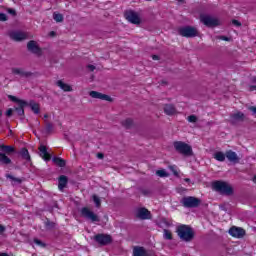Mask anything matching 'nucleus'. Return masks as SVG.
Masks as SVG:
<instances>
[{
  "label": "nucleus",
  "instance_id": "obj_43",
  "mask_svg": "<svg viewBox=\"0 0 256 256\" xmlns=\"http://www.w3.org/2000/svg\"><path fill=\"white\" fill-rule=\"evenodd\" d=\"M249 111H251L254 115H256V107L255 106L249 107Z\"/></svg>",
  "mask_w": 256,
  "mask_h": 256
},
{
  "label": "nucleus",
  "instance_id": "obj_42",
  "mask_svg": "<svg viewBox=\"0 0 256 256\" xmlns=\"http://www.w3.org/2000/svg\"><path fill=\"white\" fill-rule=\"evenodd\" d=\"M219 39H221V41H231V38L226 36H220Z\"/></svg>",
  "mask_w": 256,
  "mask_h": 256
},
{
  "label": "nucleus",
  "instance_id": "obj_30",
  "mask_svg": "<svg viewBox=\"0 0 256 256\" xmlns=\"http://www.w3.org/2000/svg\"><path fill=\"white\" fill-rule=\"evenodd\" d=\"M0 149H2V151L4 153H13V151H15V149L13 148V146H5V145H1Z\"/></svg>",
  "mask_w": 256,
  "mask_h": 256
},
{
  "label": "nucleus",
  "instance_id": "obj_51",
  "mask_svg": "<svg viewBox=\"0 0 256 256\" xmlns=\"http://www.w3.org/2000/svg\"><path fill=\"white\" fill-rule=\"evenodd\" d=\"M255 89H256L255 85L250 86V91H255Z\"/></svg>",
  "mask_w": 256,
  "mask_h": 256
},
{
  "label": "nucleus",
  "instance_id": "obj_18",
  "mask_svg": "<svg viewBox=\"0 0 256 256\" xmlns=\"http://www.w3.org/2000/svg\"><path fill=\"white\" fill-rule=\"evenodd\" d=\"M56 85L57 87H59L60 89H62V91H65V92H71L73 91V88L71 87V85L63 82V80H58L56 82Z\"/></svg>",
  "mask_w": 256,
  "mask_h": 256
},
{
  "label": "nucleus",
  "instance_id": "obj_53",
  "mask_svg": "<svg viewBox=\"0 0 256 256\" xmlns=\"http://www.w3.org/2000/svg\"><path fill=\"white\" fill-rule=\"evenodd\" d=\"M19 103H20L21 105H25V102H23V101H19Z\"/></svg>",
  "mask_w": 256,
  "mask_h": 256
},
{
  "label": "nucleus",
  "instance_id": "obj_15",
  "mask_svg": "<svg viewBox=\"0 0 256 256\" xmlns=\"http://www.w3.org/2000/svg\"><path fill=\"white\" fill-rule=\"evenodd\" d=\"M133 255L134 256H151L153 253L145 250V248L141 246H136L133 248Z\"/></svg>",
  "mask_w": 256,
  "mask_h": 256
},
{
  "label": "nucleus",
  "instance_id": "obj_16",
  "mask_svg": "<svg viewBox=\"0 0 256 256\" xmlns=\"http://www.w3.org/2000/svg\"><path fill=\"white\" fill-rule=\"evenodd\" d=\"M226 158L228 161H230V163H239L240 161L239 156L236 152H233V150L226 151Z\"/></svg>",
  "mask_w": 256,
  "mask_h": 256
},
{
  "label": "nucleus",
  "instance_id": "obj_19",
  "mask_svg": "<svg viewBox=\"0 0 256 256\" xmlns=\"http://www.w3.org/2000/svg\"><path fill=\"white\" fill-rule=\"evenodd\" d=\"M13 75H19V77H30V72H25V70L21 68H13L12 69Z\"/></svg>",
  "mask_w": 256,
  "mask_h": 256
},
{
  "label": "nucleus",
  "instance_id": "obj_50",
  "mask_svg": "<svg viewBox=\"0 0 256 256\" xmlns=\"http://www.w3.org/2000/svg\"><path fill=\"white\" fill-rule=\"evenodd\" d=\"M152 59H153L154 61H157V59H159V56L154 55V56H152Z\"/></svg>",
  "mask_w": 256,
  "mask_h": 256
},
{
  "label": "nucleus",
  "instance_id": "obj_12",
  "mask_svg": "<svg viewBox=\"0 0 256 256\" xmlns=\"http://www.w3.org/2000/svg\"><path fill=\"white\" fill-rule=\"evenodd\" d=\"M229 234L232 237H236V239H241V237H245V230L241 227H235L229 229Z\"/></svg>",
  "mask_w": 256,
  "mask_h": 256
},
{
  "label": "nucleus",
  "instance_id": "obj_36",
  "mask_svg": "<svg viewBox=\"0 0 256 256\" xmlns=\"http://www.w3.org/2000/svg\"><path fill=\"white\" fill-rule=\"evenodd\" d=\"M8 179H11V181H14L15 183H19V184L23 182V180H21V178H15L11 175H8Z\"/></svg>",
  "mask_w": 256,
  "mask_h": 256
},
{
  "label": "nucleus",
  "instance_id": "obj_17",
  "mask_svg": "<svg viewBox=\"0 0 256 256\" xmlns=\"http://www.w3.org/2000/svg\"><path fill=\"white\" fill-rule=\"evenodd\" d=\"M39 155L42 157V159H44V161H51V154L47 152V147L43 145L39 147Z\"/></svg>",
  "mask_w": 256,
  "mask_h": 256
},
{
  "label": "nucleus",
  "instance_id": "obj_35",
  "mask_svg": "<svg viewBox=\"0 0 256 256\" xmlns=\"http://www.w3.org/2000/svg\"><path fill=\"white\" fill-rule=\"evenodd\" d=\"M188 121H189V123H197V116H195V115H190V116H188Z\"/></svg>",
  "mask_w": 256,
  "mask_h": 256
},
{
  "label": "nucleus",
  "instance_id": "obj_25",
  "mask_svg": "<svg viewBox=\"0 0 256 256\" xmlns=\"http://www.w3.org/2000/svg\"><path fill=\"white\" fill-rule=\"evenodd\" d=\"M20 155L23 157V159H25L26 161H29L31 159V156L29 155V150H27L26 148H23L20 151Z\"/></svg>",
  "mask_w": 256,
  "mask_h": 256
},
{
  "label": "nucleus",
  "instance_id": "obj_24",
  "mask_svg": "<svg viewBox=\"0 0 256 256\" xmlns=\"http://www.w3.org/2000/svg\"><path fill=\"white\" fill-rule=\"evenodd\" d=\"M52 161L55 165H58V167H65V160L63 158L54 157Z\"/></svg>",
  "mask_w": 256,
  "mask_h": 256
},
{
  "label": "nucleus",
  "instance_id": "obj_34",
  "mask_svg": "<svg viewBox=\"0 0 256 256\" xmlns=\"http://www.w3.org/2000/svg\"><path fill=\"white\" fill-rule=\"evenodd\" d=\"M170 171H172L175 177H179V172L177 171V166H169Z\"/></svg>",
  "mask_w": 256,
  "mask_h": 256
},
{
  "label": "nucleus",
  "instance_id": "obj_33",
  "mask_svg": "<svg viewBox=\"0 0 256 256\" xmlns=\"http://www.w3.org/2000/svg\"><path fill=\"white\" fill-rule=\"evenodd\" d=\"M92 199H93V201H94L96 207H101V199H99V198L97 197V195H93V196H92Z\"/></svg>",
  "mask_w": 256,
  "mask_h": 256
},
{
  "label": "nucleus",
  "instance_id": "obj_44",
  "mask_svg": "<svg viewBox=\"0 0 256 256\" xmlns=\"http://www.w3.org/2000/svg\"><path fill=\"white\" fill-rule=\"evenodd\" d=\"M9 99H11V101H14L15 103L19 102V100L15 96H9Z\"/></svg>",
  "mask_w": 256,
  "mask_h": 256
},
{
  "label": "nucleus",
  "instance_id": "obj_32",
  "mask_svg": "<svg viewBox=\"0 0 256 256\" xmlns=\"http://www.w3.org/2000/svg\"><path fill=\"white\" fill-rule=\"evenodd\" d=\"M156 175H158V177H169V173H167L165 170L156 171Z\"/></svg>",
  "mask_w": 256,
  "mask_h": 256
},
{
  "label": "nucleus",
  "instance_id": "obj_57",
  "mask_svg": "<svg viewBox=\"0 0 256 256\" xmlns=\"http://www.w3.org/2000/svg\"><path fill=\"white\" fill-rule=\"evenodd\" d=\"M178 1H183V0H178Z\"/></svg>",
  "mask_w": 256,
  "mask_h": 256
},
{
  "label": "nucleus",
  "instance_id": "obj_1",
  "mask_svg": "<svg viewBox=\"0 0 256 256\" xmlns=\"http://www.w3.org/2000/svg\"><path fill=\"white\" fill-rule=\"evenodd\" d=\"M212 189L221 193V195H233V187L227 182L215 181L212 183Z\"/></svg>",
  "mask_w": 256,
  "mask_h": 256
},
{
  "label": "nucleus",
  "instance_id": "obj_54",
  "mask_svg": "<svg viewBox=\"0 0 256 256\" xmlns=\"http://www.w3.org/2000/svg\"><path fill=\"white\" fill-rule=\"evenodd\" d=\"M51 127H53L51 124H48V129H51Z\"/></svg>",
  "mask_w": 256,
  "mask_h": 256
},
{
  "label": "nucleus",
  "instance_id": "obj_28",
  "mask_svg": "<svg viewBox=\"0 0 256 256\" xmlns=\"http://www.w3.org/2000/svg\"><path fill=\"white\" fill-rule=\"evenodd\" d=\"M53 19H54V21H56V23H62V21H63V14L54 12Z\"/></svg>",
  "mask_w": 256,
  "mask_h": 256
},
{
  "label": "nucleus",
  "instance_id": "obj_47",
  "mask_svg": "<svg viewBox=\"0 0 256 256\" xmlns=\"http://www.w3.org/2000/svg\"><path fill=\"white\" fill-rule=\"evenodd\" d=\"M5 232V226L0 224V233H4Z\"/></svg>",
  "mask_w": 256,
  "mask_h": 256
},
{
  "label": "nucleus",
  "instance_id": "obj_7",
  "mask_svg": "<svg viewBox=\"0 0 256 256\" xmlns=\"http://www.w3.org/2000/svg\"><path fill=\"white\" fill-rule=\"evenodd\" d=\"M81 215L84 217V219H88V221H92V223H95L99 221V216L95 214L91 209L84 207L81 209Z\"/></svg>",
  "mask_w": 256,
  "mask_h": 256
},
{
  "label": "nucleus",
  "instance_id": "obj_37",
  "mask_svg": "<svg viewBox=\"0 0 256 256\" xmlns=\"http://www.w3.org/2000/svg\"><path fill=\"white\" fill-rule=\"evenodd\" d=\"M16 112L18 115H24L25 110H23V106H20V107L16 108Z\"/></svg>",
  "mask_w": 256,
  "mask_h": 256
},
{
  "label": "nucleus",
  "instance_id": "obj_56",
  "mask_svg": "<svg viewBox=\"0 0 256 256\" xmlns=\"http://www.w3.org/2000/svg\"><path fill=\"white\" fill-rule=\"evenodd\" d=\"M47 117H48L47 115H44V118H45V119H47Z\"/></svg>",
  "mask_w": 256,
  "mask_h": 256
},
{
  "label": "nucleus",
  "instance_id": "obj_22",
  "mask_svg": "<svg viewBox=\"0 0 256 256\" xmlns=\"http://www.w3.org/2000/svg\"><path fill=\"white\" fill-rule=\"evenodd\" d=\"M245 119V114L243 112H237L231 115L232 123H237V121H243Z\"/></svg>",
  "mask_w": 256,
  "mask_h": 256
},
{
  "label": "nucleus",
  "instance_id": "obj_26",
  "mask_svg": "<svg viewBox=\"0 0 256 256\" xmlns=\"http://www.w3.org/2000/svg\"><path fill=\"white\" fill-rule=\"evenodd\" d=\"M0 161L4 165H9V163H11V159L9 157H7V155H5L3 153H0Z\"/></svg>",
  "mask_w": 256,
  "mask_h": 256
},
{
  "label": "nucleus",
  "instance_id": "obj_21",
  "mask_svg": "<svg viewBox=\"0 0 256 256\" xmlns=\"http://www.w3.org/2000/svg\"><path fill=\"white\" fill-rule=\"evenodd\" d=\"M164 113H166V115H175V113H177V109H175L173 104H166L164 106Z\"/></svg>",
  "mask_w": 256,
  "mask_h": 256
},
{
  "label": "nucleus",
  "instance_id": "obj_45",
  "mask_svg": "<svg viewBox=\"0 0 256 256\" xmlns=\"http://www.w3.org/2000/svg\"><path fill=\"white\" fill-rule=\"evenodd\" d=\"M143 195H150L151 190H142Z\"/></svg>",
  "mask_w": 256,
  "mask_h": 256
},
{
  "label": "nucleus",
  "instance_id": "obj_3",
  "mask_svg": "<svg viewBox=\"0 0 256 256\" xmlns=\"http://www.w3.org/2000/svg\"><path fill=\"white\" fill-rule=\"evenodd\" d=\"M174 149L181 155L185 157H191L193 155V148L191 145L183 142V141H176L174 142Z\"/></svg>",
  "mask_w": 256,
  "mask_h": 256
},
{
  "label": "nucleus",
  "instance_id": "obj_49",
  "mask_svg": "<svg viewBox=\"0 0 256 256\" xmlns=\"http://www.w3.org/2000/svg\"><path fill=\"white\" fill-rule=\"evenodd\" d=\"M97 157H98V159H103V154L102 153H98Z\"/></svg>",
  "mask_w": 256,
  "mask_h": 256
},
{
  "label": "nucleus",
  "instance_id": "obj_20",
  "mask_svg": "<svg viewBox=\"0 0 256 256\" xmlns=\"http://www.w3.org/2000/svg\"><path fill=\"white\" fill-rule=\"evenodd\" d=\"M67 176L62 175L58 180V188L60 191H63L67 187Z\"/></svg>",
  "mask_w": 256,
  "mask_h": 256
},
{
  "label": "nucleus",
  "instance_id": "obj_27",
  "mask_svg": "<svg viewBox=\"0 0 256 256\" xmlns=\"http://www.w3.org/2000/svg\"><path fill=\"white\" fill-rule=\"evenodd\" d=\"M30 107H31V110L33 111V113H35L36 115H39V112H40L39 104H37L35 102H31Z\"/></svg>",
  "mask_w": 256,
  "mask_h": 256
},
{
  "label": "nucleus",
  "instance_id": "obj_2",
  "mask_svg": "<svg viewBox=\"0 0 256 256\" xmlns=\"http://www.w3.org/2000/svg\"><path fill=\"white\" fill-rule=\"evenodd\" d=\"M178 237L182 239V241L189 242L195 237V233L193 232V229L187 225H180L177 228Z\"/></svg>",
  "mask_w": 256,
  "mask_h": 256
},
{
  "label": "nucleus",
  "instance_id": "obj_41",
  "mask_svg": "<svg viewBox=\"0 0 256 256\" xmlns=\"http://www.w3.org/2000/svg\"><path fill=\"white\" fill-rule=\"evenodd\" d=\"M6 115H7V117H11L12 115H13V109H8L7 111H6Z\"/></svg>",
  "mask_w": 256,
  "mask_h": 256
},
{
  "label": "nucleus",
  "instance_id": "obj_31",
  "mask_svg": "<svg viewBox=\"0 0 256 256\" xmlns=\"http://www.w3.org/2000/svg\"><path fill=\"white\" fill-rule=\"evenodd\" d=\"M163 238L168 241H171V239H173V235L171 234V231L164 229L163 230Z\"/></svg>",
  "mask_w": 256,
  "mask_h": 256
},
{
  "label": "nucleus",
  "instance_id": "obj_8",
  "mask_svg": "<svg viewBox=\"0 0 256 256\" xmlns=\"http://www.w3.org/2000/svg\"><path fill=\"white\" fill-rule=\"evenodd\" d=\"M135 215L137 219H141L142 221L151 219V212L148 211L147 208H137L135 211Z\"/></svg>",
  "mask_w": 256,
  "mask_h": 256
},
{
  "label": "nucleus",
  "instance_id": "obj_52",
  "mask_svg": "<svg viewBox=\"0 0 256 256\" xmlns=\"http://www.w3.org/2000/svg\"><path fill=\"white\" fill-rule=\"evenodd\" d=\"M184 181H185L186 183H191V179H189V178H185Z\"/></svg>",
  "mask_w": 256,
  "mask_h": 256
},
{
  "label": "nucleus",
  "instance_id": "obj_55",
  "mask_svg": "<svg viewBox=\"0 0 256 256\" xmlns=\"http://www.w3.org/2000/svg\"><path fill=\"white\" fill-rule=\"evenodd\" d=\"M3 115V112L0 110V117Z\"/></svg>",
  "mask_w": 256,
  "mask_h": 256
},
{
  "label": "nucleus",
  "instance_id": "obj_6",
  "mask_svg": "<svg viewBox=\"0 0 256 256\" xmlns=\"http://www.w3.org/2000/svg\"><path fill=\"white\" fill-rule=\"evenodd\" d=\"M181 203L183 207L193 208V207H199V204L201 203V201L198 198L188 196V197H184L181 200Z\"/></svg>",
  "mask_w": 256,
  "mask_h": 256
},
{
  "label": "nucleus",
  "instance_id": "obj_13",
  "mask_svg": "<svg viewBox=\"0 0 256 256\" xmlns=\"http://www.w3.org/2000/svg\"><path fill=\"white\" fill-rule=\"evenodd\" d=\"M27 49L30 51V53H34V55H41V48H39V45H37V42L31 40L27 44Z\"/></svg>",
  "mask_w": 256,
  "mask_h": 256
},
{
  "label": "nucleus",
  "instance_id": "obj_39",
  "mask_svg": "<svg viewBox=\"0 0 256 256\" xmlns=\"http://www.w3.org/2000/svg\"><path fill=\"white\" fill-rule=\"evenodd\" d=\"M0 21H7V15L0 13Z\"/></svg>",
  "mask_w": 256,
  "mask_h": 256
},
{
  "label": "nucleus",
  "instance_id": "obj_40",
  "mask_svg": "<svg viewBox=\"0 0 256 256\" xmlns=\"http://www.w3.org/2000/svg\"><path fill=\"white\" fill-rule=\"evenodd\" d=\"M232 24L235 25L236 27H241V22L237 20H232Z\"/></svg>",
  "mask_w": 256,
  "mask_h": 256
},
{
  "label": "nucleus",
  "instance_id": "obj_23",
  "mask_svg": "<svg viewBox=\"0 0 256 256\" xmlns=\"http://www.w3.org/2000/svg\"><path fill=\"white\" fill-rule=\"evenodd\" d=\"M213 157H214V159H216V161H220L221 163H223V161H225V158L227 157V155H226V153L218 151V152L214 153Z\"/></svg>",
  "mask_w": 256,
  "mask_h": 256
},
{
  "label": "nucleus",
  "instance_id": "obj_38",
  "mask_svg": "<svg viewBox=\"0 0 256 256\" xmlns=\"http://www.w3.org/2000/svg\"><path fill=\"white\" fill-rule=\"evenodd\" d=\"M34 243L39 247H45V244H43V242H41L39 239H34Z\"/></svg>",
  "mask_w": 256,
  "mask_h": 256
},
{
  "label": "nucleus",
  "instance_id": "obj_14",
  "mask_svg": "<svg viewBox=\"0 0 256 256\" xmlns=\"http://www.w3.org/2000/svg\"><path fill=\"white\" fill-rule=\"evenodd\" d=\"M89 95L90 97H92V99H100L101 101H111V96L103 94L101 92L90 91Z\"/></svg>",
  "mask_w": 256,
  "mask_h": 256
},
{
  "label": "nucleus",
  "instance_id": "obj_9",
  "mask_svg": "<svg viewBox=\"0 0 256 256\" xmlns=\"http://www.w3.org/2000/svg\"><path fill=\"white\" fill-rule=\"evenodd\" d=\"M125 17L127 21H129V23H133V25H139V23H141V18L137 12L128 11L126 12Z\"/></svg>",
  "mask_w": 256,
  "mask_h": 256
},
{
  "label": "nucleus",
  "instance_id": "obj_11",
  "mask_svg": "<svg viewBox=\"0 0 256 256\" xmlns=\"http://www.w3.org/2000/svg\"><path fill=\"white\" fill-rule=\"evenodd\" d=\"M94 240L99 243V245H109L112 241L111 236L107 234H97L94 236Z\"/></svg>",
  "mask_w": 256,
  "mask_h": 256
},
{
  "label": "nucleus",
  "instance_id": "obj_5",
  "mask_svg": "<svg viewBox=\"0 0 256 256\" xmlns=\"http://www.w3.org/2000/svg\"><path fill=\"white\" fill-rule=\"evenodd\" d=\"M200 21L206 25V27H217V25H219V20L217 18L207 14H202L200 16Z\"/></svg>",
  "mask_w": 256,
  "mask_h": 256
},
{
  "label": "nucleus",
  "instance_id": "obj_29",
  "mask_svg": "<svg viewBox=\"0 0 256 256\" xmlns=\"http://www.w3.org/2000/svg\"><path fill=\"white\" fill-rule=\"evenodd\" d=\"M122 125H123V127H126V129H129V127H131L133 125V119L127 118V119L123 120Z\"/></svg>",
  "mask_w": 256,
  "mask_h": 256
},
{
  "label": "nucleus",
  "instance_id": "obj_46",
  "mask_svg": "<svg viewBox=\"0 0 256 256\" xmlns=\"http://www.w3.org/2000/svg\"><path fill=\"white\" fill-rule=\"evenodd\" d=\"M8 13H10V15H16V12L14 9H8Z\"/></svg>",
  "mask_w": 256,
  "mask_h": 256
},
{
  "label": "nucleus",
  "instance_id": "obj_10",
  "mask_svg": "<svg viewBox=\"0 0 256 256\" xmlns=\"http://www.w3.org/2000/svg\"><path fill=\"white\" fill-rule=\"evenodd\" d=\"M9 37L13 41H24V39H27V33L19 30H14L9 32Z\"/></svg>",
  "mask_w": 256,
  "mask_h": 256
},
{
  "label": "nucleus",
  "instance_id": "obj_4",
  "mask_svg": "<svg viewBox=\"0 0 256 256\" xmlns=\"http://www.w3.org/2000/svg\"><path fill=\"white\" fill-rule=\"evenodd\" d=\"M179 33L182 37L191 38V37H197L199 32L197 31V28L193 26H184L179 28Z\"/></svg>",
  "mask_w": 256,
  "mask_h": 256
},
{
  "label": "nucleus",
  "instance_id": "obj_48",
  "mask_svg": "<svg viewBox=\"0 0 256 256\" xmlns=\"http://www.w3.org/2000/svg\"><path fill=\"white\" fill-rule=\"evenodd\" d=\"M88 69H89L90 71H95V66H93V65H88Z\"/></svg>",
  "mask_w": 256,
  "mask_h": 256
}]
</instances>
